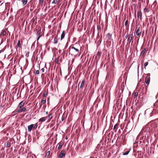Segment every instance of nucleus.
<instances>
[{
	"instance_id": "c9c22d12",
	"label": "nucleus",
	"mask_w": 158,
	"mask_h": 158,
	"mask_svg": "<svg viewBox=\"0 0 158 158\" xmlns=\"http://www.w3.org/2000/svg\"><path fill=\"white\" fill-rule=\"evenodd\" d=\"M97 27L98 30H100L101 29L100 26L99 25L97 26Z\"/></svg>"
},
{
	"instance_id": "864d4df0",
	"label": "nucleus",
	"mask_w": 158,
	"mask_h": 158,
	"mask_svg": "<svg viewBox=\"0 0 158 158\" xmlns=\"http://www.w3.org/2000/svg\"><path fill=\"white\" fill-rule=\"evenodd\" d=\"M139 1H141V0H138Z\"/></svg>"
},
{
	"instance_id": "cd10ccee",
	"label": "nucleus",
	"mask_w": 158,
	"mask_h": 158,
	"mask_svg": "<svg viewBox=\"0 0 158 158\" xmlns=\"http://www.w3.org/2000/svg\"><path fill=\"white\" fill-rule=\"evenodd\" d=\"M47 93L46 92V91H45L43 93V95L44 97H46L47 96Z\"/></svg>"
},
{
	"instance_id": "6e6552de",
	"label": "nucleus",
	"mask_w": 158,
	"mask_h": 158,
	"mask_svg": "<svg viewBox=\"0 0 158 158\" xmlns=\"http://www.w3.org/2000/svg\"><path fill=\"white\" fill-rule=\"evenodd\" d=\"M149 129L148 127V126H145L143 127L142 129L141 130L142 132H147L149 131Z\"/></svg>"
},
{
	"instance_id": "4c0bfd02",
	"label": "nucleus",
	"mask_w": 158,
	"mask_h": 158,
	"mask_svg": "<svg viewBox=\"0 0 158 158\" xmlns=\"http://www.w3.org/2000/svg\"><path fill=\"white\" fill-rule=\"evenodd\" d=\"M144 10L145 11H146L147 12H149V10L148 9H147L146 8H145L144 9Z\"/></svg>"
},
{
	"instance_id": "79ce46f5",
	"label": "nucleus",
	"mask_w": 158,
	"mask_h": 158,
	"mask_svg": "<svg viewBox=\"0 0 158 158\" xmlns=\"http://www.w3.org/2000/svg\"><path fill=\"white\" fill-rule=\"evenodd\" d=\"M35 73L37 75L39 74V70H36Z\"/></svg>"
},
{
	"instance_id": "de8ad7c7",
	"label": "nucleus",
	"mask_w": 158,
	"mask_h": 158,
	"mask_svg": "<svg viewBox=\"0 0 158 158\" xmlns=\"http://www.w3.org/2000/svg\"><path fill=\"white\" fill-rule=\"evenodd\" d=\"M35 46V43H33L32 45L31 48H32L33 46Z\"/></svg>"
},
{
	"instance_id": "f8f14e48",
	"label": "nucleus",
	"mask_w": 158,
	"mask_h": 158,
	"mask_svg": "<svg viewBox=\"0 0 158 158\" xmlns=\"http://www.w3.org/2000/svg\"><path fill=\"white\" fill-rule=\"evenodd\" d=\"M57 145H58V149L59 150V149H60L62 148V143H61V142H60Z\"/></svg>"
},
{
	"instance_id": "c756f323",
	"label": "nucleus",
	"mask_w": 158,
	"mask_h": 158,
	"mask_svg": "<svg viewBox=\"0 0 158 158\" xmlns=\"http://www.w3.org/2000/svg\"><path fill=\"white\" fill-rule=\"evenodd\" d=\"M29 52H27L25 54V56L27 57H28L29 56Z\"/></svg>"
},
{
	"instance_id": "0eeeda50",
	"label": "nucleus",
	"mask_w": 158,
	"mask_h": 158,
	"mask_svg": "<svg viewBox=\"0 0 158 158\" xmlns=\"http://www.w3.org/2000/svg\"><path fill=\"white\" fill-rule=\"evenodd\" d=\"M140 28L139 27L136 28V35L137 36H140L141 35V31L140 30Z\"/></svg>"
},
{
	"instance_id": "c03bdc74",
	"label": "nucleus",
	"mask_w": 158,
	"mask_h": 158,
	"mask_svg": "<svg viewBox=\"0 0 158 158\" xmlns=\"http://www.w3.org/2000/svg\"><path fill=\"white\" fill-rule=\"evenodd\" d=\"M64 119V116H62L61 118V121H63Z\"/></svg>"
},
{
	"instance_id": "49530a36",
	"label": "nucleus",
	"mask_w": 158,
	"mask_h": 158,
	"mask_svg": "<svg viewBox=\"0 0 158 158\" xmlns=\"http://www.w3.org/2000/svg\"><path fill=\"white\" fill-rule=\"evenodd\" d=\"M128 36V34H127V35H126V36H125V38H126H126H127Z\"/></svg>"
},
{
	"instance_id": "b1692460",
	"label": "nucleus",
	"mask_w": 158,
	"mask_h": 158,
	"mask_svg": "<svg viewBox=\"0 0 158 158\" xmlns=\"http://www.w3.org/2000/svg\"><path fill=\"white\" fill-rule=\"evenodd\" d=\"M40 33H41V28L40 29L38 30L37 31L36 35L39 36L40 35Z\"/></svg>"
},
{
	"instance_id": "20e7f679",
	"label": "nucleus",
	"mask_w": 158,
	"mask_h": 158,
	"mask_svg": "<svg viewBox=\"0 0 158 158\" xmlns=\"http://www.w3.org/2000/svg\"><path fill=\"white\" fill-rule=\"evenodd\" d=\"M133 39L134 37L133 36V33L130 34L127 40V44H130L131 40H133Z\"/></svg>"
},
{
	"instance_id": "f03ea898",
	"label": "nucleus",
	"mask_w": 158,
	"mask_h": 158,
	"mask_svg": "<svg viewBox=\"0 0 158 158\" xmlns=\"http://www.w3.org/2000/svg\"><path fill=\"white\" fill-rule=\"evenodd\" d=\"M140 94L142 93L143 95H146L147 92V86H143L141 88V90H140Z\"/></svg>"
},
{
	"instance_id": "39448f33",
	"label": "nucleus",
	"mask_w": 158,
	"mask_h": 158,
	"mask_svg": "<svg viewBox=\"0 0 158 158\" xmlns=\"http://www.w3.org/2000/svg\"><path fill=\"white\" fill-rule=\"evenodd\" d=\"M66 153V151L65 150H62L59 156V158H62L65 156Z\"/></svg>"
},
{
	"instance_id": "37998d69",
	"label": "nucleus",
	"mask_w": 158,
	"mask_h": 158,
	"mask_svg": "<svg viewBox=\"0 0 158 158\" xmlns=\"http://www.w3.org/2000/svg\"><path fill=\"white\" fill-rule=\"evenodd\" d=\"M39 2L40 3H42L44 2V0H39Z\"/></svg>"
},
{
	"instance_id": "3c124183",
	"label": "nucleus",
	"mask_w": 158,
	"mask_h": 158,
	"mask_svg": "<svg viewBox=\"0 0 158 158\" xmlns=\"http://www.w3.org/2000/svg\"><path fill=\"white\" fill-rule=\"evenodd\" d=\"M133 43V41H132L131 43V44H132V43Z\"/></svg>"
},
{
	"instance_id": "a211bd4d",
	"label": "nucleus",
	"mask_w": 158,
	"mask_h": 158,
	"mask_svg": "<svg viewBox=\"0 0 158 158\" xmlns=\"http://www.w3.org/2000/svg\"><path fill=\"white\" fill-rule=\"evenodd\" d=\"M46 117H43L41 118L39 120V122H43L45 121Z\"/></svg>"
},
{
	"instance_id": "5701e85b",
	"label": "nucleus",
	"mask_w": 158,
	"mask_h": 158,
	"mask_svg": "<svg viewBox=\"0 0 158 158\" xmlns=\"http://www.w3.org/2000/svg\"><path fill=\"white\" fill-rule=\"evenodd\" d=\"M57 38L56 37H55L54 38V43L56 44H57Z\"/></svg>"
},
{
	"instance_id": "f3484780",
	"label": "nucleus",
	"mask_w": 158,
	"mask_h": 158,
	"mask_svg": "<svg viewBox=\"0 0 158 158\" xmlns=\"http://www.w3.org/2000/svg\"><path fill=\"white\" fill-rule=\"evenodd\" d=\"M46 102V98H43L41 102V104H44Z\"/></svg>"
},
{
	"instance_id": "8fccbe9b",
	"label": "nucleus",
	"mask_w": 158,
	"mask_h": 158,
	"mask_svg": "<svg viewBox=\"0 0 158 158\" xmlns=\"http://www.w3.org/2000/svg\"><path fill=\"white\" fill-rule=\"evenodd\" d=\"M46 114H48V112H46Z\"/></svg>"
},
{
	"instance_id": "7c9ffc66",
	"label": "nucleus",
	"mask_w": 158,
	"mask_h": 158,
	"mask_svg": "<svg viewBox=\"0 0 158 158\" xmlns=\"http://www.w3.org/2000/svg\"><path fill=\"white\" fill-rule=\"evenodd\" d=\"M48 117L50 119H51L52 118V114H49L48 116Z\"/></svg>"
},
{
	"instance_id": "e433bc0d",
	"label": "nucleus",
	"mask_w": 158,
	"mask_h": 158,
	"mask_svg": "<svg viewBox=\"0 0 158 158\" xmlns=\"http://www.w3.org/2000/svg\"><path fill=\"white\" fill-rule=\"evenodd\" d=\"M107 36L109 38V39H110V38L111 37V35L110 34L108 33L107 34Z\"/></svg>"
},
{
	"instance_id": "aec40b11",
	"label": "nucleus",
	"mask_w": 158,
	"mask_h": 158,
	"mask_svg": "<svg viewBox=\"0 0 158 158\" xmlns=\"http://www.w3.org/2000/svg\"><path fill=\"white\" fill-rule=\"evenodd\" d=\"M16 46L19 48H21V44L20 41L19 40L18 41V43H17Z\"/></svg>"
},
{
	"instance_id": "f704fd0d",
	"label": "nucleus",
	"mask_w": 158,
	"mask_h": 158,
	"mask_svg": "<svg viewBox=\"0 0 158 158\" xmlns=\"http://www.w3.org/2000/svg\"><path fill=\"white\" fill-rule=\"evenodd\" d=\"M49 154H50V151H49L46 153V156H49Z\"/></svg>"
},
{
	"instance_id": "423d86ee",
	"label": "nucleus",
	"mask_w": 158,
	"mask_h": 158,
	"mask_svg": "<svg viewBox=\"0 0 158 158\" xmlns=\"http://www.w3.org/2000/svg\"><path fill=\"white\" fill-rule=\"evenodd\" d=\"M153 110L158 112V102H156L153 105Z\"/></svg>"
},
{
	"instance_id": "a878e982",
	"label": "nucleus",
	"mask_w": 158,
	"mask_h": 158,
	"mask_svg": "<svg viewBox=\"0 0 158 158\" xmlns=\"http://www.w3.org/2000/svg\"><path fill=\"white\" fill-rule=\"evenodd\" d=\"M129 152H130V150L127 151L126 152H123V155H126L129 153Z\"/></svg>"
},
{
	"instance_id": "9b49d317",
	"label": "nucleus",
	"mask_w": 158,
	"mask_h": 158,
	"mask_svg": "<svg viewBox=\"0 0 158 158\" xmlns=\"http://www.w3.org/2000/svg\"><path fill=\"white\" fill-rule=\"evenodd\" d=\"M33 124H32L28 126V129L29 131H31L33 128Z\"/></svg>"
},
{
	"instance_id": "473e14b6",
	"label": "nucleus",
	"mask_w": 158,
	"mask_h": 158,
	"mask_svg": "<svg viewBox=\"0 0 158 158\" xmlns=\"http://www.w3.org/2000/svg\"><path fill=\"white\" fill-rule=\"evenodd\" d=\"M6 32L5 31H2V35L3 36L6 35Z\"/></svg>"
},
{
	"instance_id": "dca6fc26",
	"label": "nucleus",
	"mask_w": 158,
	"mask_h": 158,
	"mask_svg": "<svg viewBox=\"0 0 158 158\" xmlns=\"http://www.w3.org/2000/svg\"><path fill=\"white\" fill-rule=\"evenodd\" d=\"M21 1L23 3V6H25L27 4V0H22Z\"/></svg>"
},
{
	"instance_id": "2eb2a0df",
	"label": "nucleus",
	"mask_w": 158,
	"mask_h": 158,
	"mask_svg": "<svg viewBox=\"0 0 158 158\" xmlns=\"http://www.w3.org/2000/svg\"><path fill=\"white\" fill-rule=\"evenodd\" d=\"M146 51V49L144 48V49L142 50L141 52L140 56H143V55L144 53Z\"/></svg>"
},
{
	"instance_id": "58836bf2",
	"label": "nucleus",
	"mask_w": 158,
	"mask_h": 158,
	"mask_svg": "<svg viewBox=\"0 0 158 158\" xmlns=\"http://www.w3.org/2000/svg\"><path fill=\"white\" fill-rule=\"evenodd\" d=\"M128 23V20H127L126 21L125 23V26H126L127 25V24Z\"/></svg>"
},
{
	"instance_id": "72a5a7b5",
	"label": "nucleus",
	"mask_w": 158,
	"mask_h": 158,
	"mask_svg": "<svg viewBox=\"0 0 158 158\" xmlns=\"http://www.w3.org/2000/svg\"><path fill=\"white\" fill-rule=\"evenodd\" d=\"M57 2V0H53V1L52 2V3L56 4Z\"/></svg>"
},
{
	"instance_id": "7ed1b4c3",
	"label": "nucleus",
	"mask_w": 158,
	"mask_h": 158,
	"mask_svg": "<svg viewBox=\"0 0 158 158\" xmlns=\"http://www.w3.org/2000/svg\"><path fill=\"white\" fill-rule=\"evenodd\" d=\"M150 73H148L145 80V82L148 85L150 81Z\"/></svg>"
},
{
	"instance_id": "ea45409f",
	"label": "nucleus",
	"mask_w": 158,
	"mask_h": 158,
	"mask_svg": "<svg viewBox=\"0 0 158 158\" xmlns=\"http://www.w3.org/2000/svg\"><path fill=\"white\" fill-rule=\"evenodd\" d=\"M41 36H42V35H39V36L38 37H37V41H38V40H39V39L40 38Z\"/></svg>"
},
{
	"instance_id": "2f4dec72",
	"label": "nucleus",
	"mask_w": 158,
	"mask_h": 158,
	"mask_svg": "<svg viewBox=\"0 0 158 158\" xmlns=\"http://www.w3.org/2000/svg\"><path fill=\"white\" fill-rule=\"evenodd\" d=\"M118 124L117 123V124H115L114 125V127L113 129H114V130H115V129L116 128V127H117V126H118Z\"/></svg>"
},
{
	"instance_id": "603ef678",
	"label": "nucleus",
	"mask_w": 158,
	"mask_h": 158,
	"mask_svg": "<svg viewBox=\"0 0 158 158\" xmlns=\"http://www.w3.org/2000/svg\"><path fill=\"white\" fill-rule=\"evenodd\" d=\"M1 52V51L0 50V53Z\"/></svg>"
},
{
	"instance_id": "393cba45",
	"label": "nucleus",
	"mask_w": 158,
	"mask_h": 158,
	"mask_svg": "<svg viewBox=\"0 0 158 158\" xmlns=\"http://www.w3.org/2000/svg\"><path fill=\"white\" fill-rule=\"evenodd\" d=\"M138 93L137 92H135L134 94V98H135V97L136 98L138 96Z\"/></svg>"
},
{
	"instance_id": "bb28decb",
	"label": "nucleus",
	"mask_w": 158,
	"mask_h": 158,
	"mask_svg": "<svg viewBox=\"0 0 158 158\" xmlns=\"http://www.w3.org/2000/svg\"><path fill=\"white\" fill-rule=\"evenodd\" d=\"M20 112V111H19V110H15L14 111H13L12 112V114H14V113H19Z\"/></svg>"
},
{
	"instance_id": "f257e3e1",
	"label": "nucleus",
	"mask_w": 158,
	"mask_h": 158,
	"mask_svg": "<svg viewBox=\"0 0 158 158\" xmlns=\"http://www.w3.org/2000/svg\"><path fill=\"white\" fill-rule=\"evenodd\" d=\"M79 50L78 49L75 48L73 46L71 47L69 50L70 53L72 55H76L78 54L79 53Z\"/></svg>"
},
{
	"instance_id": "a19ab883",
	"label": "nucleus",
	"mask_w": 158,
	"mask_h": 158,
	"mask_svg": "<svg viewBox=\"0 0 158 158\" xmlns=\"http://www.w3.org/2000/svg\"><path fill=\"white\" fill-rule=\"evenodd\" d=\"M55 62L58 63V60L57 59H56L55 60Z\"/></svg>"
},
{
	"instance_id": "1a4fd4ad",
	"label": "nucleus",
	"mask_w": 158,
	"mask_h": 158,
	"mask_svg": "<svg viewBox=\"0 0 158 158\" xmlns=\"http://www.w3.org/2000/svg\"><path fill=\"white\" fill-rule=\"evenodd\" d=\"M137 16L138 18H139L140 20H142V12L141 10H139L137 13Z\"/></svg>"
},
{
	"instance_id": "412c9836",
	"label": "nucleus",
	"mask_w": 158,
	"mask_h": 158,
	"mask_svg": "<svg viewBox=\"0 0 158 158\" xmlns=\"http://www.w3.org/2000/svg\"><path fill=\"white\" fill-rule=\"evenodd\" d=\"M11 146V143L10 142L8 141L6 143V147L7 148H9Z\"/></svg>"
},
{
	"instance_id": "5fc2aeb1",
	"label": "nucleus",
	"mask_w": 158,
	"mask_h": 158,
	"mask_svg": "<svg viewBox=\"0 0 158 158\" xmlns=\"http://www.w3.org/2000/svg\"><path fill=\"white\" fill-rule=\"evenodd\" d=\"M1 2V1H0V3Z\"/></svg>"
},
{
	"instance_id": "09e8293b",
	"label": "nucleus",
	"mask_w": 158,
	"mask_h": 158,
	"mask_svg": "<svg viewBox=\"0 0 158 158\" xmlns=\"http://www.w3.org/2000/svg\"><path fill=\"white\" fill-rule=\"evenodd\" d=\"M98 55H100V53L99 52H98V54H97Z\"/></svg>"
},
{
	"instance_id": "c85d7f7f",
	"label": "nucleus",
	"mask_w": 158,
	"mask_h": 158,
	"mask_svg": "<svg viewBox=\"0 0 158 158\" xmlns=\"http://www.w3.org/2000/svg\"><path fill=\"white\" fill-rule=\"evenodd\" d=\"M148 62H146L144 63V68H145V69H146V67L148 65Z\"/></svg>"
},
{
	"instance_id": "4468645a",
	"label": "nucleus",
	"mask_w": 158,
	"mask_h": 158,
	"mask_svg": "<svg viewBox=\"0 0 158 158\" xmlns=\"http://www.w3.org/2000/svg\"><path fill=\"white\" fill-rule=\"evenodd\" d=\"M20 109H19V111H20V112H24L27 109L25 107H23V108H20Z\"/></svg>"
},
{
	"instance_id": "ddd939ff",
	"label": "nucleus",
	"mask_w": 158,
	"mask_h": 158,
	"mask_svg": "<svg viewBox=\"0 0 158 158\" xmlns=\"http://www.w3.org/2000/svg\"><path fill=\"white\" fill-rule=\"evenodd\" d=\"M65 35V32L64 31H63L62 32V34H61V40L63 39L64 38Z\"/></svg>"
},
{
	"instance_id": "6ab92c4d",
	"label": "nucleus",
	"mask_w": 158,
	"mask_h": 158,
	"mask_svg": "<svg viewBox=\"0 0 158 158\" xmlns=\"http://www.w3.org/2000/svg\"><path fill=\"white\" fill-rule=\"evenodd\" d=\"M85 82V80H83L81 82V85H80V88H82V87H83L84 86Z\"/></svg>"
},
{
	"instance_id": "9d476101",
	"label": "nucleus",
	"mask_w": 158,
	"mask_h": 158,
	"mask_svg": "<svg viewBox=\"0 0 158 158\" xmlns=\"http://www.w3.org/2000/svg\"><path fill=\"white\" fill-rule=\"evenodd\" d=\"M24 103L25 102H24L23 101H21L19 103L18 107L21 108L24 105Z\"/></svg>"
},
{
	"instance_id": "a18cd8bd",
	"label": "nucleus",
	"mask_w": 158,
	"mask_h": 158,
	"mask_svg": "<svg viewBox=\"0 0 158 158\" xmlns=\"http://www.w3.org/2000/svg\"><path fill=\"white\" fill-rule=\"evenodd\" d=\"M41 70L42 71L43 73H44V68H43L41 69Z\"/></svg>"
},
{
	"instance_id": "4be33fe9",
	"label": "nucleus",
	"mask_w": 158,
	"mask_h": 158,
	"mask_svg": "<svg viewBox=\"0 0 158 158\" xmlns=\"http://www.w3.org/2000/svg\"><path fill=\"white\" fill-rule=\"evenodd\" d=\"M38 124L37 123L35 124H33V128L34 129H35L37 128V127H38Z\"/></svg>"
}]
</instances>
